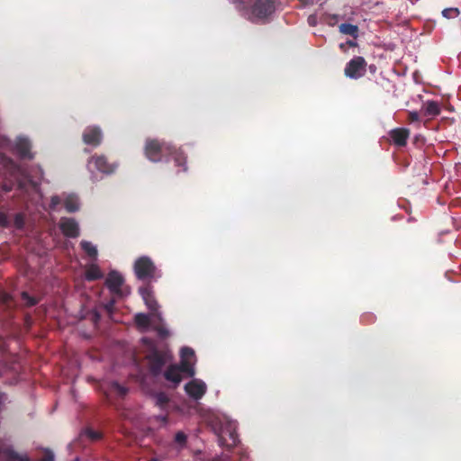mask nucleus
I'll list each match as a JSON object with an SVG mask.
<instances>
[{"label":"nucleus","instance_id":"1","mask_svg":"<svg viewBox=\"0 0 461 461\" xmlns=\"http://www.w3.org/2000/svg\"><path fill=\"white\" fill-rule=\"evenodd\" d=\"M140 293L147 307L150 310V313L149 315L143 313L137 314L135 316L137 327L143 331L155 330L161 337L167 336L168 331L163 325L160 314L157 312L158 305L153 297L152 291L149 287H142L140 289Z\"/></svg>","mask_w":461,"mask_h":461},{"label":"nucleus","instance_id":"2","mask_svg":"<svg viewBox=\"0 0 461 461\" xmlns=\"http://www.w3.org/2000/svg\"><path fill=\"white\" fill-rule=\"evenodd\" d=\"M181 366H170L165 376L167 380L177 384L181 380L183 375L193 376L194 375V365L196 362L194 351L190 348H183L180 353Z\"/></svg>","mask_w":461,"mask_h":461},{"label":"nucleus","instance_id":"3","mask_svg":"<svg viewBox=\"0 0 461 461\" xmlns=\"http://www.w3.org/2000/svg\"><path fill=\"white\" fill-rule=\"evenodd\" d=\"M218 421L212 424L215 432L219 435L221 444L226 447L235 446L238 442L236 424L228 417L217 418Z\"/></svg>","mask_w":461,"mask_h":461},{"label":"nucleus","instance_id":"4","mask_svg":"<svg viewBox=\"0 0 461 461\" xmlns=\"http://www.w3.org/2000/svg\"><path fill=\"white\" fill-rule=\"evenodd\" d=\"M249 5L246 15L255 22L267 19L276 10L275 0H249Z\"/></svg>","mask_w":461,"mask_h":461},{"label":"nucleus","instance_id":"5","mask_svg":"<svg viewBox=\"0 0 461 461\" xmlns=\"http://www.w3.org/2000/svg\"><path fill=\"white\" fill-rule=\"evenodd\" d=\"M0 165H3V167L11 173H15L23 177V179L19 180V185L21 187H25L26 182L31 184L33 188H36V186L39 185V180L41 179L42 174L41 168L36 169L34 176L25 174L21 170L20 167H16L10 159L4 156H0Z\"/></svg>","mask_w":461,"mask_h":461},{"label":"nucleus","instance_id":"6","mask_svg":"<svg viewBox=\"0 0 461 461\" xmlns=\"http://www.w3.org/2000/svg\"><path fill=\"white\" fill-rule=\"evenodd\" d=\"M88 171L93 175L94 177L97 176V174H111L113 173L116 166L113 164L107 163L106 159L102 157H93L87 163Z\"/></svg>","mask_w":461,"mask_h":461},{"label":"nucleus","instance_id":"7","mask_svg":"<svg viewBox=\"0 0 461 461\" xmlns=\"http://www.w3.org/2000/svg\"><path fill=\"white\" fill-rule=\"evenodd\" d=\"M134 271L140 279L153 278L156 276V268L152 261L147 257H141L136 260Z\"/></svg>","mask_w":461,"mask_h":461},{"label":"nucleus","instance_id":"8","mask_svg":"<svg viewBox=\"0 0 461 461\" xmlns=\"http://www.w3.org/2000/svg\"><path fill=\"white\" fill-rule=\"evenodd\" d=\"M0 147L1 148H10L15 150L17 154L21 157L26 158L30 157V143L25 138H18L14 143L12 145L10 140H8L5 137H0Z\"/></svg>","mask_w":461,"mask_h":461},{"label":"nucleus","instance_id":"9","mask_svg":"<svg viewBox=\"0 0 461 461\" xmlns=\"http://www.w3.org/2000/svg\"><path fill=\"white\" fill-rule=\"evenodd\" d=\"M366 71V63L363 58L357 57L349 61L345 68V74L350 78H358Z\"/></svg>","mask_w":461,"mask_h":461},{"label":"nucleus","instance_id":"10","mask_svg":"<svg viewBox=\"0 0 461 461\" xmlns=\"http://www.w3.org/2000/svg\"><path fill=\"white\" fill-rule=\"evenodd\" d=\"M185 389L190 397L198 400L203 396L207 387L203 381L200 379H193L185 384Z\"/></svg>","mask_w":461,"mask_h":461},{"label":"nucleus","instance_id":"11","mask_svg":"<svg viewBox=\"0 0 461 461\" xmlns=\"http://www.w3.org/2000/svg\"><path fill=\"white\" fill-rule=\"evenodd\" d=\"M165 149L167 148L157 140H149L145 146L146 157L151 161H158L161 158L160 154Z\"/></svg>","mask_w":461,"mask_h":461},{"label":"nucleus","instance_id":"12","mask_svg":"<svg viewBox=\"0 0 461 461\" xmlns=\"http://www.w3.org/2000/svg\"><path fill=\"white\" fill-rule=\"evenodd\" d=\"M83 139L85 143L96 146L101 141L102 134L98 128L88 127L83 134Z\"/></svg>","mask_w":461,"mask_h":461},{"label":"nucleus","instance_id":"13","mask_svg":"<svg viewBox=\"0 0 461 461\" xmlns=\"http://www.w3.org/2000/svg\"><path fill=\"white\" fill-rule=\"evenodd\" d=\"M60 229L64 235L68 237H77L79 233L78 225L73 219H62L60 221Z\"/></svg>","mask_w":461,"mask_h":461},{"label":"nucleus","instance_id":"14","mask_svg":"<svg viewBox=\"0 0 461 461\" xmlns=\"http://www.w3.org/2000/svg\"><path fill=\"white\" fill-rule=\"evenodd\" d=\"M122 276L117 272H111L106 279V285L113 293H120V287L122 285Z\"/></svg>","mask_w":461,"mask_h":461},{"label":"nucleus","instance_id":"15","mask_svg":"<svg viewBox=\"0 0 461 461\" xmlns=\"http://www.w3.org/2000/svg\"><path fill=\"white\" fill-rule=\"evenodd\" d=\"M393 143L397 146H404L409 137V131L403 128L394 129L390 132Z\"/></svg>","mask_w":461,"mask_h":461},{"label":"nucleus","instance_id":"16","mask_svg":"<svg viewBox=\"0 0 461 461\" xmlns=\"http://www.w3.org/2000/svg\"><path fill=\"white\" fill-rule=\"evenodd\" d=\"M62 199L68 212H72L79 209L80 203L77 195L66 194Z\"/></svg>","mask_w":461,"mask_h":461},{"label":"nucleus","instance_id":"17","mask_svg":"<svg viewBox=\"0 0 461 461\" xmlns=\"http://www.w3.org/2000/svg\"><path fill=\"white\" fill-rule=\"evenodd\" d=\"M103 276V274L98 267V266L95 264H90L86 269V279L89 281L100 279Z\"/></svg>","mask_w":461,"mask_h":461},{"label":"nucleus","instance_id":"18","mask_svg":"<svg viewBox=\"0 0 461 461\" xmlns=\"http://www.w3.org/2000/svg\"><path fill=\"white\" fill-rule=\"evenodd\" d=\"M104 393L107 394V396H112L113 394L122 396L126 393V389L117 383H112L108 390L104 391Z\"/></svg>","mask_w":461,"mask_h":461},{"label":"nucleus","instance_id":"19","mask_svg":"<svg viewBox=\"0 0 461 461\" xmlns=\"http://www.w3.org/2000/svg\"><path fill=\"white\" fill-rule=\"evenodd\" d=\"M423 109H424L425 114L429 115V116H435V115L438 114V113H439V107H438V103L432 102V101L426 102L423 104Z\"/></svg>","mask_w":461,"mask_h":461},{"label":"nucleus","instance_id":"20","mask_svg":"<svg viewBox=\"0 0 461 461\" xmlns=\"http://www.w3.org/2000/svg\"><path fill=\"white\" fill-rule=\"evenodd\" d=\"M82 249L92 258L95 259L97 257V249L96 247L94 246L91 242L83 240L81 241Z\"/></svg>","mask_w":461,"mask_h":461},{"label":"nucleus","instance_id":"21","mask_svg":"<svg viewBox=\"0 0 461 461\" xmlns=\"http://www.w3.org/2000/svg\"><path fill=\"white\" fill-rule=\"evenodd\" d=\"M339 31L343 34L351 35L353 37L357 36V27L349 23H342L339 26Z\"/></svg>","mask_w":461,"mask_h":461},{"label":"nucleus","instance_id":"22","mask_svg":"<svg viewBox=\"0 0 461 461\" xmlns=\"http://www.w3.org/2000/svg\"><path fill=\"white\" fill-rule=\"evenodd\" d=\"M458 14H459V12L456 8H448V9L443 10V12H442L443 16L446 18L456 17L458 15Z\"/></svg>","mask_w":461,"mask_h":461},{"label":"nucleus","instance_id":"23","mask_svg":"<svg viewBox=\"0 0 461 461\" xmlns=\"http://www.w3.org/2000/svg\"><path fill=\"white\" fill-rule=\"evenodd\" d=\"M185 439H186V436L183 432L176 433V435L175 437V441L179 445L185 444Z\"/></svg>","mask_w":461,"mask_h":461},{"label":"nucleus","instance_id":"24","mask_svg":"<svg viewBox=\"0 0 461 461\" xmlns=\"http://www.w3.org/2000/svg\"><path fill=\"white\" fill-rule=\"evenodd\" d=\"M14 224L17 228H22L23 225V217L21 214L16 215Z\"/></svg>","mask_w":461,"mask_h":461},{"label":"nucleus","instance_id":"25","mask_svg":"<svg viewBox=\"0 0 461 461\" xmlns=\"http://www.w3.org/2000/svg\"><path fill=\"white\" fill-rule=\"evenodd\" d=\"M23 300L25 301V303L28 304V305H33L36 303V301L30 297L27 294H23Z\"/></svg>","mask_w":461,"mask_h":461},{"label":"nucleus","instance_id":"26","mask_svg":"<svg viewBox=\"0 0 461 461\" xmlns=\"http://www.w3.org/2000/svg\"><path fill=\"white\" fill-rule=\"evenodd\" d=\"M157 400H158V403L162 405L163 403L167 402V397L165 394L161 393V394L158 395Z\"/></svg>","mask_w":461,"mask_h":461},{"label":"nucleus","instance_id":"27","mask_svg":"<svg viewBox=\"0 0 461 461\" xmlns=\"http://www.w3.org/2000/svg\"><path fill=\"white\" fill-rule=\"evenodd\" d=\"M326 22L330 25H334L338 22V17L336 15L328 16Z\"/></svg>","mask_w":461,"mask_h":461},{"label":"nucleus","instance_id":"28","mask_svg":"<svg viewBox=\"0 0 461 461\" xmlns=\"http://www.w3.org/2000/svg\"><path fill=\"white\" fill-rule=\"evenodd\" d=\"M61 199L58 196H54L51 199V207L55 208L57 205L59 204Z\"/></svg>","mask_w":461,"mask_h":461},{"label":"nucleus","instance_id":"29","mask_svg":"<svg viewBox=\"0 0 461 461\" xmlns=\"http://www.w3.org/2000/svg\"><path fill=\"white\" fill-rule=\"evenodd\" d=\"M86 434L92 439H96V438H98L100 437V435L98 433L94 432L92 430H87Z\"/></svg>","mask_w":461,"mask_h":461},{"label":"nucleus","instance_id":"30","mask_svg":"<svg viewBox=\"0 0 461 461\" xmlns=\"http://www.w3.org/2000/svg\"><path fill=\"white\" fill-rule=\"evenodd\" d=\"M6 223V217L4 213H0V226H4Z\"/></svg>","mask_w":461,"mask_h":461},{"label":"nucleus","instance_id":"31","mask_svg":"<svg viewBox=\"0 0 461 461\" xmlns=\"http://www.w3.org/2000/svg\"><path fill=\"white\" fill-rule=\"evenodd\" d=\"M308 22H309V23L311 25H312V26L315 25L316 24V18H315V16H310L308 18Z\"/></svg>","mask_w":461,"mask_h":461},{"label":"nucleus","instance_id":"32","mask_svg":"<svg viewBox=\"0 0 461 461\" xmlns=\"http://www.w3.org/2000/svg\"><path fill=\"white\" fill-rule=\"evenodd\" d=\"M410 116L412 121H417L419 119V115L417 113H411Z\"/></svg>","mask_w":461,"mask_h":461},{"label":"nucleus","instance_id":"33","mask_svg":"<svg viewBox=\"0 0 461 461\" xmlns=\"http://www.w3.org/2000/svg\"><path fill=\"white\" fill-rule=\"evenodd\" d=\"M152 357H153L154 359H158L159 362H161V360H160V358H159V356H158V352H157V351H154V352L152 353Z\"/></svg>","mask_w":461,"mask_h":461},{"label":"nucleus","instance_id":"34","mask_svg":"<svg viewBox=\"0 0 461 461\" xmlns=\"http://www.w3.org/2000/svg\"><path fill=\"white\" fill-rule=\"evenodd\" d=\"M11 458H12V461H22V460H18L15 456H14L13 455H11Z\"/></svg>","mask_w":461,"mask_h":461},{"label":"nucleus","instance_id":"35","mask_svg":"<svg viewBox=\"0 0 461 461\" xmlns=\"http://www.w3.org/2000/svg\"><path fill=\"white\" fill-rule=\"evenodd\" d=\"M158 368V366H154L153 369L156 371Z\"/></svg>","mask_w":461,"mask_h":461},{"label":"nucleus","instance_id":"36","mask_svg":"<svg viewBox=\"0 0 461 461\" xmlns=\"http://www.w3.org/2000/svg\"><path fill=\"white\" fill-rule=\"evenodd\" d=\"M176 162L179 164V158H176Z\"/></svg>","mask_w":461,"mask_h":461},{"label":"nucleus","instance_id":"37","mask_svg":"<svg viewBox=\"0 0 461 461\" xmlns=\"http://www.w3.org/2000/svg\"><path fill=\"white\" fill-rule=\"evenodd\" d=\"M151 461H158L157 459H152Z\"/></svg>","mask_w":461,"mask_h":461}]
</instances>
